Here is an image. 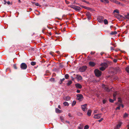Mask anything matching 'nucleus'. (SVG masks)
<instances>
[{
    "mask_svg": "<svg viewBox=\"0 0 129 129\" xmlns=\"http://www.w3.org/2000/svg\"><path fill=\"white\" fill-rule=\"evenodd\" d=\"M68 115V116H69L70 117H71V114L70 113H69Z\"/></svg>",
    "mask_w": 129,
    "mask_h": 129,
    "instance_id": "nucleus-55",
    "label": "nucleus"
},
{
    "mask_svg": "<svg viewBox=\"0 0 129 129\" xmlns=\"http://www.w3.org/2000/svg\"><path fill=\"white\" fill-rule=\"evenodd\" d=\"M65 78H63L62 79H60V81L59 82V83L60 84H61L62 82V81H64L65 80Z\"/></svg>",
    "mask_w": 129,
    "mask_h": 129,
    "instance_id": "nucleus-24",
    "label": "nucleus"
},
{
    "mask_svg": "<svg viewBox=\"0 0 129 129\" xmlns=\"http://www.w3.org/2000/svg\"><path fill=\"white\" fill-rule=\"evenodd\" d=\"M127 126L128 127L127 129H129V125H127Z\"/></svg>",
    "mask_w": 129,
    "mask_h": 129,
    "instance_id": "nucleus-60",
    "label": "nucleus"
},
{
    "mask_svg": "<svg viewBox=\"0 0 129 129\" xmlns=\"http://www.w3.org/2000/svg\"><path fill=\"white\" fill-rule=\"evenodd\" d=\"M83 127L82 126H79L77 129H83Z\"/></svg>",
    "mask_w": 129,
    "mask_h": 129,
    "instance_id": "nucleus-41",
    "label": "nucleus"
},
{
    "mask_svg": "<svg viewBox=\"0 0 129 129\" xmlns=\"http://www.w3.org/2000/svg\"><path fill=\"white\" fill-rule=\"evenodd\" d=\"M7 3L8 5H9L10 4V2L9 1H8L7 2Z\"/></svg>",
    "mask_w": 129,
    "mask_h": 129,
    "instance_id": "nucleus-54",
    "label": "nucleus"
},
{
    "mask_svg": "<svg viewBox=\"0 0 129 129\" xmlns=\"http://www.w3.org/2000/svg\"><path fill=\"white\" fill-rule=\"evenodd\" d=\"M89 64L90 66L93 67L95 65V63L94 62L90 61L89 62Z\"/></svg>",
    "mask_w": 129,
    "mask_h": 129,
    "instance_id": "nucleus-14",
    "label": "nucleus"
},
{
    "mask_svg": "<svg viewBox=\"0 0 129 129\" xmlns=\"http://www.w3.org/2000/svg\"><path fill=\"white\" fill-rule=\"evenodd\" d=\"M97 111H98V110H95L94 111V113H97Z\"/></svg>",
    "mask_w": 129,
    "mask_h": 129,
    "instance_id": "nucleus-51",
    "label": "nucleus"
},
{
    "mask_svg": "<svg viewBox=\"0 0 129 129\" xmlns=\"http://www.w3.org/2000/svg\"><path fill=\"white\" fill-rule=\"evenodd\" d=\"M70 98L69 96L66 97L65 99V100L67 101H69L70 100Z\"/></svg>",
    "mask_w": 129,
    "mask_h": 129,
    "instance_id": "nucleus-27",
    "label": "nucleus"
},
{
    "mask_svg": "<svg viewBox=\"0 0 129 129\" xmlns=\"http://www.w3.org/2000/svg\"><path fill=\"white\" fill-rule=\"evenodd\" d=\"M103 118H101L100 119V120H98V121H99V122H101V121H102V120H103Z\"/></svg>",
    "mask_w": 129,
    "mask_h": 129,
    "instance_id": "nucleus-42",
    "label": "nucleus"
},
{
    "mask_svg": "<svg viewBox=\"0 0 129 129\" xmlns=\"http://www.w3.org/2000/svg\"><path fill=\"white\" fill-rule=\"evenodd\" d=\"M50 54H51V55H52V56H53V53L52 52H50Z\"/></svg>",
    "mask_w": 129,
    "mask_h": 129,
    "instance_id": "nucleus-53",
    "label": "nucleus"
},
{
    "mask_svg": "<svg viewBox=\"0 0 129 129\" xmlns=\"http://www.w3.org/2000/svg\"><path fill=\"white\" fill-rule=\"evenodd\" d=\"M69 6L74 9L75 6L73 5H71Z\"/></svg>",
    "mask_w": 129,
    "mask_h": 129,
    "instance_id": "nucleus-26",
    "label": "nucleus"
},
{
    "mask_svg": "<svg viewBox=\"0 0 129 129\" xmlns=\"http://www.w3.org/2000/svg\"><path fill=\"white\" fill-rule=\"evenodd\" d=\"M89 128L88 125H86L84 126V129H88Z\"/></svg>",
    "mask_w": 129,
    "mask_h": 129,
    "instance_id": "nucleus-35",
    "label": "nucleus"
},
{
    "mask_svg": "<svg viewBox=\"0 0 129 129\" xmlns=\"http://www.w3.org/2000/svg\"><path fill=\"white\" fill-rule=\"evenodd\" d=\"M94 72L95 75L97 77H99L101 75V72L99 70L95 69Z\"/></svg>",
    "mask_w": 129,
    "mask_h": 129,
    "instance_id": "nucleus-2",
    "label": "nucleus"
},
{
    "mask_svg": "<svg viewBox=\"0 0 129 129\" xmlns=\"http://www.w3.org/2000/svg\"><path fill=\"white\" fill-rule=\"evenodd\" d=\"M86 7H84V8H85V9H86Z\"/></svg>",
    "mask_w": 129,
    "mask_h": 129,
    "instance_id": "nucleus-64",
    "label": "nucleus"
},
{
    "mask_svg": "<svg viewBox=\"0 0 129 129\" xmlns=\"http://www.w3.org/2000/svg\"><path fill=\"white\" fill-rule=\"evenodd\" d=\"M58 107L60 109H61V107H60V106L59 105L58 106Z\"/></svg>",
    "mask_w": 129,
    "mask_h": 129,
    "instance_id": "nucleus-58",
    "label": "nucleus"
},
{
    "mask_svg": "<svg viewBox=\"0 0 129 129\" xmlns=\"http://www.w3.org/2000/svg\"><path fill=\"white\" fill-rule=\"evenodd\" d=\"M101 114H97L95 115L93 117L95 119H99L101 117Z\"/></svg>",
    "mask_w": 129,
    "mask_h": 129,
    "instance_id": "nucleus-8",
    "label": "nucleus"
},
{
    "mask_svg": "<svg viewBox=\"0 0 129 129\" xmlns=\"http://www.w3.org/2000/svg\"><path fill=\"white\" fill-rule=\"evenodd\" d=\"M86 15L87 16V18L88 20H90L91 19V15L89 12H87L86 13Z\"/></svg>",
    "mask_w": 129,
    "mask_h": 129,
    "instance_id": "nucleus-10",
    "label": "nucleus"
},
{
    "mask_svg": "<svg viewBox=\"0 0 129 129\" xmlns=\"http://www.w3.org/2000/svg\"><path fill=\"white\" fill-rule=\"evenodd\" d=\"M117 60L116 59H114L113 60V61L114 62H117Z\"/></svg>",
    "mask_w": 129,
    "mask_h": 129,
    "instance_id": "nucleus-48",
    "label": "nucleus"
},
{
    "mask_svg": "<svg viewBox=\"0 0 129 129\" xmlns=\"http://www.w3.org/2000/svg\"><path fill=\"white\" fill-rule=\"evenodd\" d=\"M95 53V52L91 51V52L90 54H94Z\"/></svg>",
    "mask_w": 129,
    "mask_h": 129,
    "instance_id": "nucleus-45",
    "label": "nucleus"
},
{
    "mask_svg": "<svg viewBox=\"0 0 129 129\" xmlns=\"http://www.w3.org/2000/svg\"><path fill=\"white\" fill-rule=\"evenodd\" d=\"M72 83V81H68L67 83V85L68 86L70 85Z\"/></svg>",
    "mask_w": 129,
    "mask_h": 129,
    "instance_id": "nucleus-28",
    "label": "nucleus"
},
{
    "mask_svg": "<svg viewBox=\"0 0 129 129\" xmlns=\"http://www.w3.org/2000/svg\"><path fill=\"white\" fill-rule=\"evenodd\" d=\"M120 106H121V107H122V108H123V107H124V106H123V105L122 104H121V105H120Z\"/></svg>",
    "mask_w": 129,
    "mask_h": 129,
    "instance_id": "nucleus-56",
    "label": "nucleus"
},
{
    "mask_svg": "<svg viewBox=\"0 0 129 129\" xmlns=\"http://www.w3.org/2000/svg\"><path fill=\"white\" fill-rule=\"evenodd\" d=\"M60 119L61 120H62V117H61V116H60Z\"/></svg>",
    "mask_w": 129,
    "mask_h": 129,
    "instance_id": "nucleus-59",
    "label": "nucleus"
},
{
    "mask_svg": "<svg viewBox=\"0 0 129 129\" xmlns=\"http://www.w3.org/2000/svg\"><path fill=\"white\" fill-rule=\"evenodd\" d=\"M76 87L77 88L81 89L82 88V86L79 83L76 84L75 85Z\"/></svg>",
    "mask_w": 129,
    "mask_h": 129,
    "instance_id": "nucleus-12",
    "label": "nucleus"
},
{
    "mask_svg": "<svg viewBox=\"0 0 129 129\" xmlns=\"http://www.w3.org/2000/svg\"><path fill=\"white\" fill-rule=\"evenodd\" d=\"M74 9H75L76 11H79L81 9V8L79 6H75Z\"/></svg>",
    "mask_w": 129,
    "mask_h": 129,
    "instance_id": "nucleus-11",
    "label": "nucleus"
},
{
    "mask_svg": "<svg viewBox=\"0 0 129 129\" xmlns=\"http://www.w3.org/2000/svg\"><path fill=\"white\" fill-rule=\"evenodd\" d=\"M87 106V104H85L84 105H81V108L83 111H85L87 109L86 107Z\"/></svg>",
    "mask_w": 129,
    "mask_h": 129,
    "instance_id": "nucleus-7",
    "label": "nucleus"
},
{
    "mask_svg": "<svg viewBox=\"0 0 129 129\" xmlns=\"http://www.w3.org/2000/svg\"><path fill=\"white\" fill-rule=\"evenodd\" d=\"M76 78L78 80H80L82 79V77L81 76L78 75H76Z\"/></svg>",
    "mask_w": 129,
    "mask_h": 129,
    "instance_id": "nucleus-15",
    "label": "nucleus"
},
{
    "mask_svg": "<svg viewBox=\"0 0 129 129\" xmlns=\"http://www.w3.org/2000/svg\"><path fill=\"white\" fill-rule=\"evenodd\" d=\"M45 28H43L42 30V32H43V31H44V30H45Z\"/></svg>",
    "mask_w": 129,
    "mask_h": 129,
    "instance_id": "nucleus-57",
    "label": "nucleus"
},
{
    "mask_svg": "<svg viewBox=\"0 0 129 129\" xmlns=\"http://www.w3.org/2000/svg\"><path fill=\"white\" fill-rule=\"evenodd\" d=\"M119 5L120 6H123L124 5L123 4L121 3H120V4H119Z\"/></svg>",
    "mask_w": 129,
    "mask_h": 129,
    "instance_id": "nucleus-46",
    "label": "nucleus"
},
{
    "mask_svg": "<svg viewBox=\"0 0 129 129\" xmlns=\"http://www.w3.org/2000/svg\"><path fill=\"white\" fill-rule=\"evenodd\" d=\"M113 2H115V3H116V4H120V2H119L118 1L115 0Z\"/></svg>",
    "mask_w": 129,
    "mask_h": 129,
    "instance_id": "nucleus-33",
    "label": "nucleus"
},
{
    "mask_svg": "<svg viewBox=\"0 0 129 129\" xmlns=\"http://www.w3.org/2000/svg\"><path fill=\"white\" fill-rule=\"evenodd\" d=\"M103 54V52H101V55H102Z\"/></svg>",
    "mask_w": 129,
    "mask_h": 129,
    "instance_id": "nucleus-61",
    "label": "nucleus"
},
{
    "mask_svg": "<svg viewBox=\"0 0 129 129\" xmlns=\"http://www.w3.org/2000/svg\"><path fill=\"white\" fill-rule=\"evenodd\" d=\"M125 70L126 71H127V73L129 74V66L126 68Z\"/></svg>",
    "mask_w": 129,
    "mask_h": 129,
    "instance_id": "nucleus-22",
    "label": "nucleus"
},
{
    "mask_svg": "<svg viewBox=\"0 0 129 129\" xmlns=\"http://www.w3.org/2000/svg\"><path fill=\"white\" fill-rule=\"evenodd\" d=\"M116 94H114L113 95V98H114V100H116V98L115 97L116 96Z\"/></svg>",
    "mask_w": 129,
    "mask_h": 129,
    "instance_id": "nucleus-37",
    "label": "nucleus"
},
{
    "mask_svg": "<svg viewBox=\"0 0 129 129\" xmlns=\"http://www.w3.org/2000/svg\"><path fill=\"white\" fill-rule=\"evenodd\" d=\"M56 112L58 113H60L61 112V111L58 108H56Z\"/></svg>",
    "mask_w": 129,
    "mask_h": 129,
    "instance_id": "nucleus-17",
    "label": "nucleus"
},
{
    "mask_svg": "<svg viewBox=\"0 0 129 129\" xmlns=\"http://www.w3.org/2000/svg\"><path fill=\"white\" fill-rule=\"evenodd\" d=\"M35 5L37 6H39V5L38 3H35Z\"/></svg>",
    "mask_w": 129,
    "mask_h": 129,
    "instance_id": "nucleus-49",
    "label": "nucleus"
},
{
    "mask_svg": "<svg viewBox=\"0 0 129 129\" xmlns=\"http://www.w3.org/2000/svg\"><path fill=\"white\" fill-rule=\"evenodd\" d=\"M50 80L51 82H54L55 81V79L54 78H51L50 79Z\"/></svg>",
    "mask_w": 129,
    "mask_h": 129,
    "instance_id": "nucleus-34",
    "label": "nucleus"
},
{
    "mask_svg": "<svg viewBox=\"0 0 129 129\" xmlns=\"http://www.w3.org/2000/svg\"><path fill=\"white\" fill-rule=\"evenodd\" d=\"M114 100L111 99H109V101L110 102L113 103L114 101Z\"/></svg>",
    "mask_w": 129,
    "mask_h": 129,
    "instance_id": "nucleus-40",
    "label": "nucleus"
},
{
    "mask_svg": "<svg viewBox=\"0 0 129 129\" xmlns=\"http://www.w3.org/2000/svg\"><path fill=\"white\" fill-rule=\"evenodd\" d=\"M91 110H89L88 111L87 114L88 116H90L91 115Z\"/></svg>",
    "mask_w": 129,
    "mask_h": 129,
    "instance_id": "nucleus-16",
    "label": "nucleus"
},
{
    "mask_svg": "<svg viewBox=\"0 0 129 129\" xmlns=\"http://www.w3.org/2000/svg\"><path fill=\"white\" fill-rule=\"evenodd\" d=\"M106 102V100H103V104L105 103Z\"/></svg>",
    "mask_w": 129,
    "mask_h": 129,
    "instance_id": "nucleus-47",
    "label": "nucleus"
},
{
    "mask_svg": "<svg viewBox=\"0 0 129 129\" xmlns=\"http://www.w3.org/2000/svg\"><path fill=\"white\" fill-rule=\"evenodd\" d=\"M66 122H67L68 123H70V122L69 121H66Z\"/></svg>",
    "mask_w": 129,
    "mask_h": 129,
    "instance_id": "nucleus-62",
    "label": "nucleus"
},
{
    "mask_svg": "<svg viewBox=\"0 0 129 129\" xmlns=\"http://www.w3.org/2000/svg\"><path fill=\"white\" fill-rule=\"evenodd\" d=\"M76 101H74L72 104V106H74L76 104Z\"/></svg>",
    "mask_w": 129,
    "mask_h": 129,
    "instance_id": "nucleus-29",
    "label": "nucleus"
},
{
    "mask_svg": "<svg viewBox=\"0 0 129 129\" xmlns=\"http://www.w3.org/2000/svg\"><path fill=\"white\" fill-rule=\"evenodd\" d=\"M80 92V90H77V92L78 93H79Z\"/></svg>",
    "mask_w": 129,
    "mask_h": 129,
    "instance_id": "nucleus-52",
    "label": "nucleus"
},
{
    "mask_svg": "<svg viewBox=\"0 0 129 129\" xmlns=\"http://www.w3.org/2000/svg\"><path fill=\"white\" fill-rule=\"evenodd\" d=\"M4 0V4H6L7 3L6 1L5 0Z\"/></svg>",
    "mask_w": 129,
    "mask_h": 129,
    "instance_id": "nucleus-50",
    "label": "nucleus"
},
{
    "mask_svg": "<svg viewBox=\"0 0 129 129\" xmlns=\"http://www.w3.org/2000/svg\"><path fill=\"white\" fill-rule=\"evenodd\" d=\"M104 22L105 24H108V22L107 19H105L104 20Z\"/></svg>",
    "mask_w": 129,
    "mask_h": 129,
    "instance_id": "nucleus-21",
    "label": "nucleus"
},
{
    "mask_svg": "<svg viewBox=\"0 0 129 129\" xmlns=\"http://www.w3.org/2000/svg\"><path fill=\"white\" fill-rule=\"evenodd\" d=\"M102 88L104 89V90L107 92H109L110 90L107 86H106L104 84H103L102 85Z\"/></svg>",
    "mask_w": 129,
    "mask_h": 129,
    "instance_id": "nucleus-5",
    "label": "nucleus"
},
{
    "mask_svg": "<svg viewBox=\"0 0 129 129\" xmlns=\"http://www.w3.org/2000/svg\"><path fill=\"white\" fill-rule=\"evenodd\" d=\"M114 12H116L117 13H119L118 10H115L114 11Z\"/></svg>",
    "mask_w": 129,
    "mask_h": 129,
    "instance_id": "nucleus-36",
    "label": "nucleus"
},
{
    "mask_svg": "<svg viewBox=\"0 0 129 129\" xmlns=\"http://www.w3.org/2000/svg\"><path fill=\"white\" fill-rule=\"evenodd\" d=\"M31 64L32 66H34L36 64V62H35L32 61L31 63Z\"/></svg>",
    "mask_w": 129,
    "mask_h": 129,
    "instance_id": "nucleus-32",
    "label": "nucleus"
},
{
    "mask_svg": "<svg viewBox=\"0 0 129 129\" xmlns=\"http://www.w3.org/2000/svg\"><path fill=\"white\" fill-rule=\"evenodd\" d=\"M87 67L86 66H84L83 67H80L79 69L80 71L82 72H83L85 71L86 70Z\"/></svg>",
    "mask_w": 129,
    "mask_h": 129,
    "instance_id": "nucleus-4",
    "label": "nucleus"
},
{
    "mask_svg": "<svg viewBox=\"0 0 129 129\" xmlns=\"http://www.w3.org/2000/svg\"><path fill=\"white\" fill-rule=\"evenodd\" d=\"M101 66H102L104 67L105 68H106L108 66V65L107 63H102L101 64Z\"/></svg>",
    "mask_w": 129,
    "mask_h": 129,
    "instance_id": "nucleus-13",
    "label": "nucleus"
},
{
    "mask_svg": "<svg viewBox=\"0 0 129 129\" xmlns=\"http://www.w3.org/2000/svg\"><path fill=\"white\" fill-rule=\"evenodd\" d=\"M122 124V123L121 122H119L118 124L116 126L115 128V129H119V128L120 127V126Z\"/></svg>",
    "mask_w": 129,
    "mask_h": 129,
    "instance_id": "nucleus-9",
    "label": "nucleus"
},
{
    "mask_svg": "<svg viewBox=\"0 0 129 129\" xmlns=\"http://www.w3.org/2000/svg\"><path fill=\"white\" fill-rule=\"evenodd\" d=\"M106 68H105L104 67L102 66L101 67H100V70H101V71H102L104 70Z\"/></svg>",
    "mask_w": 129,
    "mask_h": 129,
    "instance_id": "nucleus-23",
    "label": "nucleus"
},
{
    "mask_svg": "<svg viewBox=\"0 0 129 129\" xmlns=\"http://www.w3.org/2000/svg\"><path fill=\"white\" fill-rule=\"evenodd\" d=\"M104 19V17L102 16H100L97 18L98 21L100 23H102Z\"/></svg>",
    "mask_w": 129,
    "mask_h": 129,
    "instance_id": "nucleus-6",
    "label": "nucleus"
},
{
    "mask_svg": "<svg viewBox=\"0 0 129 129\" xmlns=\"http://www.w3.org/2000/svg\"><path fill=\"white\" fill-rule=\"evenodd\" d=\"M117 33L116 31H112L110 33V34L111 35H113L116 34H117Z\"/></svg>",
    "mask_w": 129,
    "mask_h": 129,
    "instance_id": "nucleus-18",
    "label": "nucleus"
},
{
    "mask_svg": "<svg viewBox=\"0 0 129 129\" xmlns=\"http://www.w3.org/2000/svg\"><path fill=\"white\" fill-rule=\"evenodd\" d=\"M125 17L126 18L129 19V13H127V15H125Z\"/></svg>",
    "mask_w": 129,
    "mask_h": 129,
    "instance_id": "nucleus-25",
    "label": "nucleus"
},
{
    "mask_svg": "<svg viewBox=\"0 0 129 129\" xmlns=\"http://www.w3.org/2000/svg\"><path fill=\"white\" fill-rule=\"evenodd\" d=\"M65 2H66V3L67 4H69L70 3L69 2V1H67V0H65Z\"/></svg>",
    "mask_w": 129,
    "mask_h": 129,
    "instance_id": "nucleus-43",
    "label": "nucleus"
},
{
    "mask_svg": "<svg viewBox=\"0 0 129 129\" xmlns=\"http://www.w3.org/2000/svg\"><path fill=\"white\" fill-rule=\"evenodd\" d=\"M128 116V114L127 113H125L123 115V117L124 118H126Z\"/></svg>",
    "mask_w": 129,
    "mask_h": 129,
    "instance_id": "nucleus-30",
    "label": "nucleus"
},
{
    "mask_svg": "<svg viewBox=\"0 0 129 129\" xmlns=\"http://www.w3.org/2000/svg\"><path fill=\"white\" fill-rule=\"evenodd\" d=\"M120 106L117 107L116 108V110H117V109L119 110L120 109Z\"/></svg>",
    "mask_w": 129,
    "mask_h": 129,
    "instance_id": "nucleus-44",
    "label": "nucleus"
},
{
    "mask_svg": "<svg viewBox=\"0 0 129 129\" xmlns=\"http://www.w3.org/2000/svg\"><path fill=\"white\" fill-rule=\"evenodd\" d=\"M13 67H14V68L15 69H17V68L16 67V64H14L13 65Z\"/></svg>",
    "mask_w": 129,
    "mask_h": 129,
    "instance_id": "nucleus-39",
    "label": "nucleus"
},
{
    "mask_svg": "<svg viewBox=\"0 0 129 129\" xmlns=\"http://www.w3.org/2000/svg\"><path fill=\"white\" fill-rule=\"evenodd\" d=\"M69 76L68 74H66L65 75V77L66 79H68L69 78Z\"/></svg>",
    "mask_w": 129,
    "mask_h": 129,
    "instance_id": "nucleus-31",
    "label": "nucleus"
},
{
    "mask_svg": "<svg viewBox=\"0 0 129 129\" xmlns=\"http://www.w3.org/2000/svg\"><path fill=\"white\" fill-rule=\"evenodd\" d=\"M83 99V95L81 94H78L77 95V99L79 101H82Z\"/></svg>",
    "mask_w": 129,
    "mask_h": 129,
    "instance_id": "nucleus-1",
    "label": "nucleus"
},
{
    "mask_svg": "<svg viewBox=\"0 0 129 129\" xmlns=\"http://www.w3.org/2000/svg\"><path fill=\"white\" fill-rule=\"evenodd\" d=\"M100 1L102 2H104L105 1L106 3H109V1L108 0H100Z\"/></svg>",
    "mask_w": 129,
    "mask_h": 129,
    "instance_id": "nucleus-20",
    "label": "nucleus"
},
{
    "mask_svg": "<svg viewBox=\"0 0 129 129\" xmlns=\"http://www.w3.org/2000/svg\"><path fill=\"white\" fill-rule=\"evenodd\" d=\"M20 67L21 69L23 70L26 69L27 67V65L24 63H21L20 64Z\"/></svg>",
    "mask_w": 129,
    "mask_h": 129,
    "instance_id": "nucleus-3",
    "label": "nucleus"
},
{
    "mask_svg": "<svg viewBox=\"0 0 129 129\" xmlns=\"http://www.w3.org/2000/svg\"><path fill=\"white\" fill-rule=\"evenodd\" d=\"M111 50H112L113 49V47H111Z\"/></svg>",
    "mask_w": 129,
    "mask_h": 129,
    "instance_id": "nucleus-63",
    "label": "nucleus"
},
{
    "mask_svg": "<svg viewBox=\"0 0 129 129\" xmlns=\"http://www.w3.org/2000/svg\"><path fill=\"white\" fill-rule=\"evenodd\" d=\"M82 0V1L84 2H85V3H87V4H88L89 3V2H88L87 1H85V0Z\"/></svg>",
    "mask_w": 129,
    "mask_h": 129,
    "instance_id": "nucleus-38",
    "label": "nucleus"
},
{
    "mask_svg": "<svg viewBox=\"0 0 129 129\" xmlns=\"http://www.w3.org/2000/svg\"><path fill=\"white\" fill-rule=\"evenodd\" d=\"M63 104L65 106H68L69 105V104L66 102H64L63 103Z\"/></svg>",
    "mask_w": 129,
    "mask_h": 129,
    "instance_id": "nucleus-19",
    "label": "nucleus"
}]
</instances>
